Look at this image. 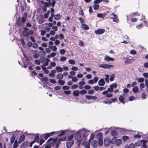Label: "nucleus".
Segmentation results:
<instances>
[{
	"label": "nucleus",
	"mask_w": 148,
	"mask_h": 148,
	"mask_svg": "<svg viewBox=\"0 0 148 148\" xmlns=\"http://www.w3.org/2000/svg\"><path fill=\"white\" fill-rule=\"evenodd\" d=\"M112 15H113L114 16V18L113 20V21L114 22H116V23H119V20L118 18V17L114 13H112L111 14Z\"/></svg>",
	"instance_id": "nucleus-18"
},
{
	"label": "nucleus",
	"mask_w": 148,
	"mask_h": 148,
	"mask_svg": "<svg viewBox=\"0 0 148 148\" xmlns=\"http://www.w3.org/2000/svg\"><path fill=\"white\" fill-rule=\"evenodd\" d=\"M70 87L67 86H65L62 87V88L64 90H68L69 89Z\"/></svg>",
	"instance_id": "nucleus-59"
},
{
	"label": "nucleus",
	"mask_w": 148,
	"mask_h": 148,
	"mask_svg": "<svg viewBox=\"0 0 148 148\" xmlns=\"http://www.w3.org/2000/svg\"><path fill=\"white\" fill-rule=\"evenodd\" d=\"M116 138V137H113L112 139L110 140V138L109 137H106L104 140V145L105 147H107L110 145V143L112 144H114L113 140H114Z\"/></svg>",
	"instance_id": "nucleus-3"
},
{
	"label": "nucleus",
	"mask_w": 148,
	"mask_h": 148,
	"mask_svg": "<svg viewBox=\"0 0 148 148\" xmlns=\"http://www.w3.org/2000/svg\"><path fill=\"white\" fill-rule=\"evenodd\" d=\"M45 142V140L42 139H41L39 141V145H42V143H44Z\"/></svg>",
	"instance_id": "nucleus-58"
},
{
	"label": "nucleus",
	"mask_w": 148,
	"mask_h": 148,
	"mask_svg": "<svg viewBox=\"0 0 148 148\" xmlns=\"http://www.w3.org/2000/svg\"><path fill=\"white\" fill-rule=\"evenodd\" d=\"M78 80L77 78L76 77H72V80L73 82H76Z\"/></svg>",
	"instance_id": "nucleus-56"
},
{
	"label": "nucleus",
	"mask_w": 148,
	"mask_h": 148,
	"mask_svg": "<svg viewBox=\"0 0 148 148\" xmlns=\"http://www.w3.org/2000/svg\"><path fill=\"white\" fill-rule=\"evenodd\" d=\"M39 136L38 134H37L34 138V140L35 141V142L37 143H39Z\"/></svg>",
	"instance_id": "nucleus-31"
},
{
	"label": "nucleus",
	"mask_w": 148,
	"mask_h": 148,
	"mask_svg": "<svg viewBox=\"0 0 148 148\" xmlns=\"http://www.w3.org/2000/svg\"><path fill=\"white\" fill-rule=\"evenodd\" d=\"M94 9L95 10H98L99 8V5L98 4H95L93 6Z\"/></svg>",
	"instance_id": "nucleus-36"
},
{
	"label": "nucleus",
	"mask_w": 148,
	"mask_h": 148,
	"mask_svg": "<svg viewBox=\"0 0 148 148\" xmlns=\"http://www.w3.org/2000/svg\"><path fill=\"white\" fill-rule=\"evenodd\" d=\"M26 25L27 27H31L32 26V25L31 23L29 22H27L26 23Z\"/></svg>",
	"instance_id": "nucleus-64"
},
{
	"label": "nucleus",
	"mask_w": 148,
	"mask_h": 148,
	"mask_svg": "<svg viewBox=\"0 0 148 148\" xmlns=\"http://www.w3.org/2000/svg\"><path fill=\"white\" fill-rule=\"evenodd\" d=\"M108 92H110V90H108V88L107 90H106L104 91H103L102 92V94H103V95H107L108 93Z\"/></svg>",
	"instance_id": "nucleus-40"
},
{
	"label": "nucleus",
	"mask_w": 148,
	"mask_h": 148,
	"mask_svg": "<svg viewBox=\"0 0 148 148\" xmlns=\"http://www.w3.org/2000/svg\"><path fill=\"white\" fill-rule=\"evenodd\" d=\"M55 132H52L50 133H46L43 134L44 139L46 140L51 135L55 133Z\"/></svg>",
	"instance_id": "nucleus-8"
},
{
	"label": "nucleus",
	"mask_w": 148,
	"mask_h": 148,
	"mask_svg": "<svg viewBox=\"0 0 148 148\" xmlns=\"http://www.w3.org/2000/svg\"><path fill=\"white\" fill-rule=\"evenodd\" d=\"M114 74H112L110 76V80L111 82L112 81L114 80Z\"/></svg>",
	"instance_id": "nucleus-54"
},
{
	"label": "nucleus",
	"mask_w": 148,
	"mask_h": 148,
	"mask_svg": "<svg viewBox=\"0 0 148 148\" xmlns=\"http://www.w3.org/2000/svg\"><path fill=\"white\" fill-rule=\"evenodd\" d=\"M136 79L137 80L138 82L139 83L143 82L144 81V79L142 77H140L138 78H136Z\"/></svg>",
	"instance_id": "nucleus-29"
},
{
	"label": "nucleus",
	"mask_w": 148,
	"mask_h": 148,
	"mask_svg": "<svg viewBox=\"0 0 148 148\" xmlns=\"http://www.w3.org/2000/svg\"><path fill=\"white\" fill-rule=\"evenodd\" d=\"M132 59H127L125 61V63L126 64H130L132 63L131 60Z\"/></svg>",
	"instance_id": "nucleus-42"
},
{
	"label": "nucleus",
	"mask_w": 148,
	"mask_h": 148,
	"mask_svg": "<svg viewBox=\"0 0 148 148\" xmlns=\"http://www.w3.org/2000/svg\"><path fill=\"white\" fill-rule=\"evenodd\" d=\"M141 137V136L139 134V133H138L136 134H135L134 136V138H140Z\"/></svg>",
	"instance_id": "nucleus-50"
},
{
	"label": "nucleus",
	"mask_w": 148,
	"mask_h": 148,
	"mask_svg": "<svg viewBox=\"0 0 148 148\" xmlns=\"http://www.w3.org/2000/svg\"><path fill=\"white\" fill-rule=\"evenodd\" d=\"M89 12L90 14H91L93 12L92 7L91 6L89 7Z\"/></svg>",
	"instance_id": "nucleus-51"
},
{
	"label": "nucleus",
	"mask_w": 148,
	"mask_h": 148,
	"mask_svg": "<svg viewBox=\"0 0 148 148\" xmlns=\"http://www.w3.org/2000/svg\"><path fill=\"white\" fill-rule=\"evenodd\" d=\"M114 144L115 143V145L117 146H118L120 145L122 143V140L120 139H116L114 141H113Z\"/></svg>",
	"instance_id": "nucleus-10"
},
{
	"label": "nucleus",
	"mask_w": 148,
	"mask_h": 148,
	"mask_svg": "<svg viewBox=\"0 0 148 148\" xmlns=\"http://www.w3.org/2000/svg\"><path fill=\"white\" fill-rule=\"evenodd\" d=\"M98 84L99 85L101 86H103L104 85L105 82L103 79H101L98 82Z\"/></svg>",
	"instance_id": "nucleus-14"
},
{
	"label": "nucleus",
	"mask_w": 148,
	"mask_h": 148,
	"mask_svg": "<svg viewBox=\"0 0 148 148\" xmlns=\"http://www.w3.org/2000/svg\"><path fill=\"white\" fill-rule=\"evenodd\" d=\"M82 27L83 29L85 30H88L89 28L88 26L85 24H82Z\"/></svg>",
	"instance_id": "nucleus-23"
},
{
	"label": "nucleus",
	"mask_w": 148,
	"mask_h": 148,
	"mask_svg": "<svg viewBox=\"0 0 148 148\" xmlns=\"http://www.w3.org/2000/svg\"><path fill=\"white\" fill-rule=\"evenodd\" d=\"M122 139L124 141H125L129 140V138L128 136H124L122 137Z\"/></svg>",
	"instance_id": "nucleus-39"
},
{
	"label": "nucleus",
	"mask_w": 148,
	"mask_h": 148,
	"mask_svg": "<svg viewBox=\"0 0 148 148\" xmlns=\"http://www.w3.org/2000/svg\"><path fill=\"white\" fill-rule=\"evenodd\" d=\"M41 80L45 82H47L48 81V79L47 77H45L42 78L41 79Z\"/></svg>",
	"instance_id": "nucleus-57"
},
{
	"label": "nucleus",
	"mask_w": 148,
	"mask_h": 148,
	"mask_svg": "<svg viewBox=\"0 0 148 148\" xmlns=\"http://www.w3.org/2000/svg\"><path fill=\"white\" fill-rule=\"evenodd\" d=\"M94 92V90L93 89L90 90L88 91V92L89 94H93Z\"/></svg>",
	"instance_id": "nucleus-53"
},
{
	"label": "nucleus",
	"mask_w": 148,
	"mask_h": 148,
	"mask_svg": "<svg viewBox=\"0 0 148 148\" xmlns=\"http://www.w3.org/2000/svg\"><path fill=\"white\" fill-rule=\"evenodd\" d=\"M85 97L88 100H90L91 99L96 100L97 98V97L92 95H86Z\"/></svg>",
	"instance_id": "nucleus-12"
},
{
	"label": "nucleus",
	"mask_w": 148,
	"mask_h": 148,
	"mask_svg": "<svg viewBox=\"0 0 148 148\" xmlns=\"http://www.w3.org/2000/svg\"><path fill=\"white\" fill-rule=\"evenodd\" d=\"M111 135L114 136L113 137H116V136L117 135V133L115 131L113 130L111 132Z\"/></svg>",
	"instance_id": "nucleus-30"
},
{
	"label": "nucleus",
	"mask_w": 148,
	"mask_h": 148,
	"mask_svg": "<svg viewBox=\"0 0 148 148\" xmlns=\"http://www.w3.org/2000/svg\"><path fill=\"white\" fill-rule=\"evenodd\" d=\"M25 138V136L24 135H21L19 137V139L18 141V143H21L22 141L24 140Z\"/></svg>",
	"instance_id": "nucleus-19"
},
{
	"label": "nucleus",
	"mask_w": 148,
	"mask_h": 148,
	"mask_svg": "<svg viewBox=\"0 0 148 148\" xmlns=\"http://www.w3.org/2000/svg\"><path fill=\"white\" fill-rule=\"evenodd\" d=\"M49 81L51 83L53 84H55L56 83V82L53 79H50Z\"/></svg>",
	"instance_id": "nucleus-63"
},
{
	"label": "nucleus",
	"mask_w": 148,
	"mask_h": 148,
	"mask_svg": "<svg viewBox=\"0 0 148 148\" xmlns=\"http://www.w3.org/2000/svg\"><path fill=\"white\" fill-rule=\"evenodd\" d=\"M82 134L79 132H77L75 135V139L77 140V145L79 146L82 141V138L81 137Z\"/></svg>",
	"instance_id": "nucleus-2"
},
{
	"label": "nucleus",
	"mask_w": 148,
	"mask_h": 148,
	"mask_svg": "<svg viewBox=\"0 0 148 148\" xmlns=\"http://www.w3.org/2000/svg\"><path fill=\"white\" fill-rule=\"evenodd\" d=\"M128 148H135V146L134 144L131 143L128 146Z\"/></svg>",
	"instance_id": "nucleus-48"
},
{
	"label": "nucleus",
	"mask_w": 148,
	"mask_h": 148,
	"mask_svg": "<svg viewBox=\"0 0 148 148\" xmlns=\"http://www.w3.org/2000/svg\"><path fill=\"white\" fill-rule=\"evenodd\" d=\"M63 77V75L61 73L58 74L56 75V78L58 79H62Z\"/></svg>",
	"instance_id": "nucleus-25"
},
{
	"label": "nucleus",
	"mask_w": 148,
	"mask_h": 148,
	"mask_svg": "<svg viewBox=\"0 0 148 148\" xmlns=\"http://www.w3.org/2000/svg\"><path fill=\"white\" fill-rule=\"evenodd\" d=\"M117 85L116 83L112 84L110 86V87L108 88V90H110L111 92L113 91V89L117 87Z\"/></svg>",
	"instance_id": "nucleus-5"
},
{
	"label": "nucleus",
	"mask_w": 148,
	"mask_h": 148,
	"mask_svg": "<svg viewBox=\"0 0 148 148\" xmlns=\"http://www.w3.org/2000/svg\"><path fill=\"white\" fill-rule=\"evenodd\" d=\"M79 94V92L78 90H74L73 92V94L75 96H78Z\"/></svg>",
	"instance_id": "nucleus-21"
},
{
	"label": "nucleus",
	"mask_w": 148,
	"mask_h": 148,
	"mask_svg": "<svg viewBox=\"0 0 148 148\" xmlns=\"http://www.w3.org/2000/svg\"><path fill=\"white\" fill-rule=\"evenodd\" d=\"M142 144L141 140L138 141L135 143V145L137 146H140Z\"/></svg>",
	"instance_id": "nucleus-32"
},
{
	"label": "nucleus",
	"mask_w": 148,
	"mask_h": 148,
	"mask_svg": "<svg viewBox=\"0 0 148 148\" xmlns=\"http://www.w3.org/2000/svg\"><path fill=\"white\" fill-rule=\"evenodd\" d=\"M91 145L93 147L96 148L99 145V141H98L97 140H94L92 142Z\"/></svg>",
	"instance_id": "nucleus-9"
},
{
	"label": "nucleus",
	"mask_w": 148,
	"mask_h": 148,
	"mask_svg": "<svg viewBox=\"0 0 148 148\" xmlns=\"http://www.w3.org/2000/svg\"><path fill=\"white\" fill-rule=\"evenodd\" d=\"M56 69L57 72L59 73L62 72L63 71V69L59 66H57L56 67Z\"/></svg>",
	"instance_id": "nucleus-26"
},
{
	"label": "nucleus",
	"mask_w": 148,
	"mask_h": 148,
	"mask_svg": "<svg viewBox=\"0 0 148 148\" xmlns=\"http://www.w3.org/2000/svg\"><path fill=\"white\" fill-rule=\"evenodd\" d=\"M102 1V0H95L94 1V3L95 4H97L100 3Z\"/></svg>",
	"instance_id": "nucleus-60"
},
{
	"label": "nucleus",
	"mask_w": 148,
	"mask_h": 148,
	"mask_svg": "<svg viewBox=\"0 0 148 148\" xmlns=\"http://www.w3.org/2000/svg\"><path fill=\"white\" fill-rule=\"evenodd\" d=\"M41 66L42 68V69L44 71V72L46 74H47L49 73V71L46 68L43 66L41 65Z\"/></svg>",
	"instance_id": "nucleus-27"
},
{
	"label": "nucleus",
	"mask_w": 148,
	"mask_h": 148,
	"mask_svg": "<svg viewBox=\"0 0 148 148\" xmlns=\"http://www.w3.org/2000/svg\"><path fill=\"white\" fill-rule=\"evenodd\" d=\"M136 51L134 50H132L130 51V54L132 55H135L136 54Z\"/></svg>",
	"instance_id": "nucleus-49"
},
{
	"label": "nucleus",
	"mask_w": 148,
	"mask_h": 148,
	"mask_svg": "<svg viewBox=\"0 0 148 148\" xmlns=\"http://www.w3.org/2000/svg\"><path fill=\"white\" fill-rule=\"evenodd\" d=\"M71 91L70 90H65V91H64V93L66 94V95H69L71 93Z\"/></svg>",
	"instance_id": "nucleus-62"
},
{
	"label": "nucleus",
	"mask_w": 148,
	"mask_h": 148,
	"mask_svg": "<svg viewBox=\"0 0 148 148\" xmlns=\"http://www.w3.org/2000/svg\"><path fill=\"white\" fill-rule=\"evenodd\" d=\"M23 29L22 31V34L23 36L26 37H28L29 36H32L33 35L34 32L32 30L30 29L26 26L23 27Z\"/></svg>",
	"instance_id": "nucleus-1"
},
{
	"label": "nucleus",
	"mask_w": 148,
	"mask_h": 148,
	"mask_svg": "<svg viewBox=\"0 0 148 148\" xmlns=\"http://www.w3.org/2000/svg\"><path fill=\"white\" fill-rule=\"evenodd\" d=\"M131 16H140V14L138 12H132L130 15Z\"/></svg>",
	"instance_id": "nucleus-24"
},
{
	"label": "nucleus",
	"mask_w": 148,
	"mask_h": 148,
	"mask_svg": "<svg viewBox=\"0 0 148 148\" xmlns=\"http://www.w3.org/2000/svg\"><path fill=\"white\" fill-rule=\"evenodd\" d=\"M132 91L134 92H137L138 90V88L137 86H136L132 88Z\"/></svg>",
	"instance_id": "nucleus-37"
},
{
	"label": "nucleus",
	"mask_w": 148,
	"mask_h": 148,
	"mask_svg": "<svg viewBox=\"0 0 148 148\" xmlns=\"http://www.w3.org/2000/svg\"><path fill=\"white\" fill-rule=\"evenodd\" d=\"M58 84L60 85H63L65 83V81L62 80H59L58 81Z\"/></svg>",
	"instance_id": "nucleus-41"
},
{
	"label": "nucleus",
	"mask_w": 148,
	"mask_h": 148,
	"mask_svg": "<svg viewBox=\"0 0 148 148\" xmlns=\"http://www.w3.org/2000/svg\"><path fill=\"white\" fill-rule=\"evenodd\" d=\"M85 84V82L84 81L80 82L79 83V88L80 89H82L83 87L82 86L84 85Z\"/></svg>",
	"instance_id": "nucleus-20"
},
{
	"label": "nucleus",
	"mask_w": 148,
	"mask_h": 148,
	"mask_svg": "<svg viewBox=\"0 0 148 148\" xmlns=\"http://www.w3.org/2000/svg\"><path fill=\"white\" fill-rule=\"evenodd\" d=\"M69 62L71 64H75V61L73 60H70L69 61Z\"/></svg>",
	"instance_id": "nucleus-46"
},
{
	"label": "nucleus",
	"mask_w": 148,
	"mask_h": 148,
	"mask_svg": "<svg viewBox=\"0 0 148 148\" xmlns=\"http://www.w3.org/2000/svg\"><path fill=\"white\" fill-rule=\"evenodd\" d=\"M78 86L77 84H74L72 85L71 88L73 89H76L78 87Z\"/></svg>",
	"instance_id": "nucleus-55"
},
{
	"label": "nucleus",
	"mask_w": 148,
	"mask_h": 148,
	"mask_svg": "<svg viewBox=\"0 0 148 148\" xmlns=\"http://www.w3.org/2000/svg\"><path fill=\"white\" fill-rule=\"evenodd\" d=\"M15 138V137L14 136H12L10 138V142L11 144H12L14 142Z\"/></svg>",
	"instance_id": "nucleus-38"
},
{
	"label": "nucleus",
	"mask_w": 148,
	"mask_h": 148,
	"mask_svg": "<svg viewBox=\"0 0 148 148\" xmlns=\"http://www.w3.org/2000/svg\"><path fill=\"white\" fill-rule=\"evenodd\" d=\"M119 99L120 103H122L123 104H125V102L124 101L125 98L123 96L120 95L119 97Z\"/></svg>",
	"instance_id": "nucleus-13"
},
{
	"label": "nucleus",
	"mask_w": 148,
	"mask_h": 148,
	"mask_svg": "<svg viewBox=\"0 0 148 148\" xmlns=\"http://www.w3.org/2000/svg\"><path fill=\"white\" fill-rule=\"evenodd\" d=\"M32 46L34 48H37L38 45L37 43L34 42L32 43Z\"/></svg>",
	"instance_id": "nucleus-43"
},
{
	"label": "nucleus",
	"mask_w": 148,
	"mask_h": 148,
	"mask_svg": "<svg viewBox=\"0 0 148 148\" xmlns=\"http://www.w3.org/2000/svg\"><path fill=\"white\" fill-rule=\"evenodd\" d=\"M50 48L52 50L54 51H56L57 50V48L56 46L55 45L53 46H50Z\"/></svg>",
	"instance_id": "nucleus-33"
},
{
	"label": "nucleus",
	"mask_w": 148,
	"mask_h": 148,
	"mask_svg": "<svg viewBox=\"0 0 148 148\" xmlns=\"http://www.w3.org/2000/svg\"><path fill=\"white\" fill-rule=\"evenodd\" d=\"M28 142L25 141L21 145V148H25L28 146Z\"/></svg>",
	"instance_id": "nucleus-17"
},
{
	"label": "nucleus",
	"mask_w": 148,
	"mask_h": 148,
	"mask_svg": "<svg viewBox=\"0 0 148 148\" xmlns=\"http://www.w3.org/2000/svg\"><path fill=\"white\" fill-rule=\"evenodd\" d=\"M106 14H103L101 13H98L97 14V16L98 17H100L102 18H103L105 17Z\"/></svg>",
	"instance_id": "nucleus-34"
},
{
	"label": "nucleus",
	"mask_w": 148,
	"mask_h": 148,
	"mask_svg": "<svg viewBox=\"0 0 148 148\" xmlns=\"http://www.w3.org/2000/svg\"><path fill=\"white\" fill-rule=\"evenodd\" d=\"M79 15H82L83 16L84 15V13L83 12L82 9H81L79 11Z\"/></svg>",
	"instance_id": "nucleus-61"
},
{
	"label": "nucleus",
	"mask_w": 148,
	"mask_h": 148,
	"mask_svg": "<svg viewBox=\"0 0 148 148\" xmlns=\"http://www.w3.org/2000/svg\"><path fill=\"white\" fill-rule=\"evenodd\" d=\"M104 60H106L107 62H109L110 61H113L114 60V59L107 56H105Z\"/></svg>",
	"instance_id": "nucleus-16"
},
{
	"label": "nucleus",
	"mask_w": 148,
	"mask_h": 148,
	"mask_svg": "<svg viewBox=\"0 0 148 148\" xmlns=\"http://www.w3.org/2000/svg\"><path fill=\"white\" fill-rule=\"evenodd\" d=\"M74 141H68L66 143V146L67 148H70L72 146Z\"/></svg>",
	"instance_id": "nucleus-11"
},
{
	"label": "nucleus",
	"mask_w": 148,
	"mask_h": 148,
	"mask_svg": "<svg viewBox=\"0 0 148 148\" xmlns=\"http://www.w3.org/2000/svg\"><path fill=\"white\" fill-rule=\"evenodd\" d=\"M55 132V133H56V134H58V136H60L64 134L65 133V131L61 130L60 132L57 131Z\"/></svg>",
	"instance_id": "nucleus-15"
},
{
	"label": "nucleus",
	"mask_w": 148,
	"mask_h": 148,
	"mask_svg": "<svg viewBox=\"0 0 148 148\" xmlns=\"http://www.w3.org/2000/svg\"><path fill=\"white\" fill-rule=\"evenodd\" d=\"M51 3H48L47 2H45V7H49L51 6Z\"/></svg>",
	"instance_id": "nucleus-45"
},
{
	"label": "nucleus",
	"mask_w": 148,
	"mask_h": 148,
	"mask_svg": "<svg viewBox=\"0 0 148 148\" xmlns=\"http://www.w3.org/2000/svg\"><path fill=\"white\" fill-rule=\"evenodd\" d=\"M66 58L65 57H62L60 59V60L62 61H64L66 59Z\"/></svg>",
	"instance_id": "nucleus-52"
},
{
	"label": "nucleus",
	"mask_w": 148,
	"mask_h": 148,
	"mask_svg": "<svg viewBox=\"0 0 148 148\" xmlns=\"http://www.w3.org/2000/svg\"><path fill=\"white\" fill-rule=\"evenodd\" d=\"M60 53L62 55H64L66 53V51L63 49H61L60 50Z\"/></svg>",
	"instance_id": "nucleus-47"
},
{
	"label": "nucleus",
	"mask_w": 148,
	"mask_h": 148,
	"mask_svg": "<svg viewBox=\"0 0 148 148\" xmlns=\"http://www.w3.org/2000/svg\"><path fill=\"white\" fill-rule=\"evenodd\" d=\"M99 67L104 69L107 68L109 69L110 67H113V66L111 64L108 65L107 64H100L99 65Z\"/></svg>",
	"instance_id": "nucleus-6"
},
{
	"label": "nucleus",
	"mask_w": 148,
	"mask_h": 148,
	"mask_svg": "<svg viewBox=\"0 0 148 148\" xmlns=\"http://www.w3.org/2000/svg\"><path fill=\"white\" fill-rule=\"evenodd\" d=\"M73 134L69 136L67 138L68 141H73Z\"/></svg>",
	"instance_id": "nucleus-35"
},
{
	"label": "nucleus",
	"mask_w": 148,
	"mask_h": 148,
	"mask_svg": "<svg viewBox=\"0 0 148 148\" xmlns=\"http://www.w3.org/2000/svg\"><path fill=\"white\" fill-rule=\"evenodd\" d=\"M105 31V29H98L95 30V33L96 34H101Z\"/></svg>",
	"instance_id": "nucleus-7"
},
{
	"label": "nucleus",
	"mask_w": 148,
	"mask_h": 148,
	"mask_svg": "<svg viewBox=\"0 0 148 148\" xmlns=\"http://www.w3.org/2000/svg\"><path fill=\"white\" fill-rule=\"evenodd\" d=\"M87 92V91L84 89L81 90L80 92V94L81 95H84L86 94Z\"/></svg>",
	"instance_id": "nucleus-44"
},
{
	"label": "nucleus",
	"mask_w": 148,
	"mask_h": 148,
	"mask_svg": "<svg viewBox=\"0 0 148 148\" xmlns=\"http://www.w3.org/2000/svg\"><path fill=\"white\" fill-rule=\"evenodd\" d=\"M45 54V52L44 50L40 51L38 53V55L40 57H43Z\"/></svg>",
	"instance_id": "nucleus-22"
},
{
	"label": "nucleus",
	"mask_w": 148,
	"mask_h": 148,
	"mask_svg": "<svg viewBox=\"0 0 148 148\" xmlns=\"http://www.w3.org/2000/svg\"><path fill=\"white\" fill-rule=\"evenodd\" d=\"M103 134L101 133H98L96 135V137L99 141V145L100 146H101L103 145Z\"/></svg>",
	"instance_id": "nucleus-4"
},
{
	"label": "nucleus",
	"mask_w": 148,
	"mask_h": 148,
	"mask_svg": "<svg viewBox=\"0 0 148 148\" xmlns=\"http://www.w3.org/2000/svg\"><path fill=\"white\" fill-rule=\"evenodd\" d=\"M60 14H58L55 15L54 16V18L56 20H58L60 18Z\"/></svg>",
	"instance_id": "nucleus-28"
}]
</instances>
